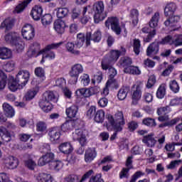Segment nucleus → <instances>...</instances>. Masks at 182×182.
I'll return each instance as SVG.
<instances>
[{"label":"nucleus","instance_id":"f257e3e1","mask_svg":"<svg viewBox=\"0 0 182 182\" xmlns=\"http://www.w3.org/2000/svg\"><path fill=\"white\" fill-rule=\"evenodd\" d=\"M106 117L108 122L106 124L107 130L108 132H114L109 138L110 141H113L117 137V133L123 132V127L126 124L124 116L122 112H117L115 113L114 117L112 114H108Z\"/></svg>","mask_w":182,"mask_h":182},{"label":"nucleus","instance_id":"f03ea898","mask_svg":"<svg viewBox=\"0 0 182 182\" xmlns=\"http://www.w3.org/2000/svg\"><path fill=\"white\" fill-rule=\"evenodd\" d=\"M160 20V13L156 12L149 21V26H145L141 28L142 33L145 35L143 37V41L145 43H149L153 41L156 35V28L159 25Z\"/></svg>","mask_w":182,"mask_h":182},{"label":"nucleus","instance_id":"7ed1b4c3","mask_svg":"<svg viewBox=\"0 0 182 182\" xmlns=\"http://www.w3.org/2000/svg\"><path fill=\"white\" fill-rule=\"evenodd\" d=\"M126 55V48L121 47V50H111L106 54L101 62V68L102 70H107L109 65H114L120 56H124Z\"/></svg>","mask_w":182,"mask_h":182},{"label":"nucleus","instance_id":"20e7f679","mask_svg":"<svg viewBox=\"0 0 182 182\" xmlns=\"http://www.w3.org/2000/svg\"><path fill=\"white\" fill-rule=\"evenodd\" d=\"M62 43H63L60 42L57 43H51L46 46L43 49L41 50V44L39 43H33L28 48L27 56H28V58H38V56H41V55H43V53H46V52L52 50V49H58V48H59Z\"/></svg>","mask_w":182,"mask_h":182},{"label":"nucleus","instance_id":"39448f33","mask_svg":"<svg viewBox=\"0 0 182 182\" xmlns=\"http://www.w3.org/2000/svg\"><path fill=\"white\" fill-rule=\"evenodd\" d=\"M38 166L41 167L49 164L50 170H55V171H59L62 168V161H55V154L50 152L49 154H46L43 155L38 161Z\"/></svg>","mask_w":182,"mask_h":182},{"label":"nucleus","instance_id":"423d86ee","mask_svg":"<svg viewBox=\"0 0 182 182\" xmlns=\"http://www.w3.org/2000/svg\"><path fill=\"white\" fill-rule=\"evenodd\" d=\"M160 45H173V37L168 35L161 41L151 43L146 49V56H151L152 53H159Z\"/></svg>","mask_w":182,"mask_h":182},{"label":"nucleus","instance_id":"0eeeda50","mask_svg":"<svg viewBox=\"0 0 182 182\" xmlns=\"http://www.w3.org/2000/svg\"><path fill=\"white\" fill-rule=\"evenodd\" d=\"M5 41L7 43H11L12 46H15L18 53L22 52L25 49V43L15 33H9L5 36Z\"/></svg>","mask_w":182,"mask_h":182},{"label":"nucleus","instance_id":"6e6552de","mask_svg":"<svg viewBox=\"0 0 182 182\" xmlns=\"http://www.w3.org/2000/svg\"><path fill=\"white\" fill-rule=\"evenodd\" d=\"M83 65L80 63H75L72 67L69 72V75L71 77L69 80L70 85H76L79 79V76L83 73Z\"/></svg>","mask_w":182,"mask_h":182},{"label":"nucleus","instance_id":"1a4fd4ad","mask_svg":"<svg viewBox=\"0 0 182 182\" xmlns=\"http://www.w3.org/2000/svg\"><path fill=\"white\" fill-rule=\"evenodd\" d=\"M93 9L95 12L94 15V22L95 23H99L102 21L105 20L106 18V14H104L105 11V4L103 1H97L94 4Z\"/></svg>","mask_w":182,"mask_h":182},{"label":"nucleus","instance_id":"9d476101","mask_svg":"<svg viewBox=\"0 0 182 182\" xmlns=\"http://www.w3.org/2000/svg\"><path fill=\"white\" fill-rule=\"evenodd\" d=\"M142 89L143 85H141V83L136 85L135 84L132 87V105H133L134 106L139 105V102H140V100L141 99V96L143 95Z\"/></svg>","mask_w":182,"mask_h":182},{"label":"nucleus","instance_id":"9b49d317","mask_svg":"<svg viewBox=\"0 0 182 182\" xmlns=\"http://www.w3.org/2000/svg\"><path fill=\"white\" fill-rule=\"evenodd\" d=\"M105 26L116 33V35H120L122 33V28L120 27V21L117 17L111 16L108 17L105 21Z\"/></svg>","mask_w":182,"mask_h":182},{"label":"nucleus","instance_id":"f8f14e48","mask_svg":"<svg viewBox=\"0 0 182 182\" xmlns=\"http://www.w3.org/2000/svg\"><path fill=\"white\" fill-rule=\"evenodd\" d=\"M29 77H31L29 71L20 70L14 79L20 84L21 89H23L24 86H26L28 82H29Z\"/></svg>","mask_w":182,"mask_h":182},{"label":"nucleus","instance_id":"ddd939ff","mask_svg":"<svg viewBox=\"0 0 182 182\" xmlns=\"http://www.w3.org/2000/svg\"><path fill=\"white\" fill-rule=\"evenodd\" d=\"M21 35L23 39L32 41L35 38V27L32 24H26L21 29Z\"/></svg>","mask_w":182,"mask_h":182},{"label":"nucleus","instance_id":"4468645a","mask_svg":"<svg viewBox=\"0 0 182 182\" xmlns=\"http://www.w3.org/2000/svg\"><path fill=\"white\" fill-rule=\"evenodd\" d=\"M90 41H92L94 43H99L102 41V31L97 30L93 34L91 32H87L86 33V46H90Z\"/></svg>","mask_w":182,"mask_h":182},{"label":"nucleus","instance_id":"2eb2a0df","mask_svg":"<svg viewBox=\"0 0 182 182\" xmlns=\"http://www.w3.org/2000/svg\"><path fill=\"white\" fill-rule=\"evenodd\" d=\"M48 136L52 143H59L60 136H62L60 127H54L50 128L48 131Z\"/></svg>","mask_w":182,"mask_h":182},{"label":"nucleus","instance_id":"dca6fc26","mask_svg":"<svg viewBox=\"0 0 182 182\" xmlns=\"http://www.w3.org/2000/svg\"><path fill=\"white\" fill-rule=\"evenodd\" d=\"M42 14H43L42 6L36 5L32 8L30 15L34 21H41Z\"/></svg>","mask_w":182,"mask_h":182},{"label":"nucleus","instance_id":"f3484780","mask_svg":"<svg viewBox=\"0 0 182 182\" xmlns=\"http://www.w3.org/2000/svg\"><path fill=\"white\" fill-rule=\"evenodd\" d=\"M97 157V151H96V148H88L85 151V163H92L95 159Z\"/></svg>","mask_w":182,"mask_h":182},{"label":"nucleus","instance_id":"a211bd4d","mask_svg":"<svg viewBox=\"0 0 182 182\" xmlns=\"http://www.w3.org/2000/svg\"><path fill=\"white\" fill-rule=\"evenodd\" d=\"M0 137L4 143H9L12 140L11 132L5 127H0Z\"/></svg>","mask_w":182,"mask_h":182},{"label":"nucleus","instance_id":"6ab92c4d","mask_svg":"<svg viewBox=\"0 0 182 182\" xmlns=\"http://www.w3.org/2000/svg\"><path fill=\"white\" fill-rule=\"evenodd\" d=\"M53 26L57 33L62 35V33H65V28H66V23H65V21H63L62 19L58 18L53 23Z\"/></svg>","mask_w":182,"mask_h":182},{"label":"nucleus","instance_id":"aec40b11","mask_svg":"<svg viewBox=\"0 0 182 182\" xmlns=\"http://www.w3.org/2000/svg\"><path fill=\"white\" fill-rule=\"evenodd\" d=\"M142 142L147 146V147H154L157 140L154 139V134L151 133L144 136L142 139Z\"/></svg>","mask_w":182,"mask_h":182},{"label":"nucleus","instance_id":"412c9836","mask_svg":"<svg viewBox=\"0 0 182 182\" xmlns=\"http://www.w3.org/2000/svg\"><path fill=\"white\" fill-rule=\"evenodd\" d=\"M132 63H133V60L131 58L125 56L122 57L119 62L118 65L119 68H124V72H126V69H129V66H132Z\"/></svg>","mask_w":182,"mask_h":182},{"label":"nucleus","instance_id":"4be33fe9","mask_svg":"<svg viewBox=\"0 0 182 182\" xmlns=\"http://www.w3.org/2000/svg\"><path fill=\"white\" fill-rule=\"evenodd\" d=\"M107 70H109V80H107L106 85L107 86H110L113 82H114V77L117 75V70L113 68V64H109Z\"/></svg>","mask_w":182,"mask_h":182},{"label":"nucleus","instance_id":"5701e85b","mask_svg":"<svg viewBox=\"0 0 182 182\" xmlns=\"http://www.w3.org/2000/svg\"><path fill=\"white\" fill-rule=\"evenodd\" d=\"M43 100L50 103H58V94L55 93L53 91H47L43 94Z\"/></svg>","mask_w":182,"mask_h":182},{"label":"nucleus","instance_id":"b1692460","mask_svg":"<svg viewBox=\"0 0 182 182\" xmlns=\"http://www.w3.org/2000/svg\"><path fill=\"white\" fill-rule=\"evenodd\" d=\"M8 86L9 90H11V92H16L18 89H22L21 88V84L18 81H16L14 76L9 77Z\"/></svg>","mask_w":182,"mask_h":182},{"label":"nucleus","instance_id":"393cba45","mask_svg":"<svg viewBox=\"0 0 182 182\" xmlns=\"http://www.w3.org/2000/svg\"><path fill=\"white\" fill-rule=\"evenodd\" d=\"M38 106L45 113H49V112L53 109V106L51 105V103L46 101V100H44L43 98L39 101Z\"/></svg>","mask_w":182,"mask_h":182},{"label":"nucleus","instance_id":"a878e982","mask_svg":"<svg viewBox=\"0 0 182 182\" xmlns=\"http://www.w3.org/2000/svg\"><path fill=\"white\" fill-rule=\"evenodd\" d=\"M77 112H79V107L76 105H71L65 109V114L68 119H73L76 117Z\"/></svg>","mask_w":182,"mask_h":182},{"label":"nucleus","instance_id":"bb28decb","mask_svg":"<svg viewBox=\"0 0 182 182\" xmlns=\"http://www.w3.org/2000/svg\"><path fill=\"white\" fill-rule=\"evenodd\" d=\"M58 149L63 154H70L73 151V146L69 142H64L60 144Z\"/></svg>","mask_w":182,"mask_h":182},{"label":"nucleus","instance_id":"cd10ccee","mask_svg":"<svg viewBox=\"0 0 182 182\" xmlns=\"http://www.w3.org/2000/svg\"><path fill=\"white\" fill-rule=\"evenodd\" d=\"M4 114L6 117L12 118L15 116V109L9 104L4 102L2 105Z\"/></svg>","mask_w":182,"mask_h":182},{"label":"nucleus","instance_id":"c85d7f7f","mask_svg":"<svg viewBox=\"0 0 182 182\" xmlns=\"http://www.w3.org/2000/svg\"><path fill=\"white\" fill-rule=\"evenodd\" d=\"M32 2V0H24L18 4L14 9V12L16 14H22L28 8V5Z\"/></svg>","mask_w":182,"mask_h":182},{"label":"nucleus","instance_id":"c756f323","mask_svg":"<svg viewBox=\"0 0 182 182\" xmlns=\"http://www.w3.org/2000/svg\"><path fill=\"white\" fill-rule=\"evenodd\" d=\"M15 25V19L7 18L3 22H1L0 28L1 29L6 28V31H9L14 28Z\"/></svg>","mask_w":182,"mask_h":182},{"label":"nucleus","instance_id":"7c9ffc66","mask_svg":"<svg viewBox=\"0 0 182 182\" xmlns=\"http://www.w3.org/2000/svg\"><path fill=\"white\" fill-rule=\"evenodd\" d=\"M180 21V16H174V14L171 16H168V18L164 22L165 26H170L173 28V26H176L177 22Z\"/></svg>","mask_w":182,"mask_h":182},{"label":"nucleus","instance_id":"2f4dec72","mask_svg":"<svg viewBox=\"0 0 182 182\" xmlns=\"http://www.w3.org/2000/svg\"><path fill=\"white\" fill-rule=\"evenodd\" d=\"M12 58V51L7 48L3 47L0 48V59L6 60Z\"/></svg>","mask_w":182,"mask_h":182},{"label":"nucleus","instance_id":"473e14b6","mask_svg":"<svg viewBox=\"0 0 182 182\" xmlns=\"http://www.w3.org/2000/svg\"><path fill=\"white\" fill-rule=\"evenodd\" d=\"M176 9H177V5L175 3H169L168 4L164 9V15L165 16H171V15H174V12H176Z\"/></svg>","mask_w":182,"mask_h":182},{"label":"nucleus","instance_id":"72a5a7b5","mask_svg":"<svg viewBox=\"0 0 182 182\" xmlns=\"http://www.w3.org/2000/svg\"><path fill=\"white\" fill-rule=\"evenodd\" d=\"M6 165L9 166V168L14 170V168H16L19 166V161L16 157L10 156L6 159Z\"/></svg>","mask_w":182,"mask_h":182},{"label":"nucleus","instance_id":"f704fd0d","mask_svg":"<svg viewBox=\"0 0 182 182\" xmlns=\"http://www.w3.org/2000/svg\"><path fill=\"white\" fill-rule=\"evenodd\" d=\"M34 74L35 76L40 79V80H42V82L46 80V72L42 67L36 68L34 70Z\"/></svg>","mask_w":182,"mask_h":182},{"label":"nucleus","instance_id":"c9c22d12","mask_svg":"<svg viewBox=\"0 0 182 182\" xmlns=\"http://www.w3.org/2000/svg\"><path fill=\"white\" fill-rule=\"evenodd\" d=\"M129 18L132 19V25L137 26L139 23V10L133 9L130 11Z\"/></svg>","mask_w":182,"mask_h":182},{"label":"nucleus","instance_id":"e433bc0d","mask_svg":"<svg viewBox=\"0 0 182 182\" xmlns=\"http://www.w3.org/2000/svg\"><path fill=\"white\" fill-rule=\"evenodd\" d=\"M130 92L129 87H122L118 92L117 97L119 100H124L127 97V94Z\"/></svg>","mask_w":182,"mask_h":182},{"label":"nucleus","instance_id":"4c0bfd02","mask_svg":"<svg viewBox=\"0 0 182 182\" xmlns=\"http://www.w3.org/2000/svg\"><path fill=\"white\" fill-rule=\"evenodd\" d=\"M105 110L103 109H98L95 115H94V120L96 123H103L105 122Z\"/></svg>","mask_w":182,"mask_h":182},{"label":"nucleus","instance_id":"58836bf2","mask_svg":"<svg viewBox=\"0 0 182 182\" xmlns=\"http://www.w3.org/2000/svg\"><path fill=\"white\" fill-rule=\"evenodd\" d=\"M37 180L38 182H53V178L52 177V175L49 173H42L39 174Z\"/></svg>","mask_w":182,"mask_h":182},{"label":"nucleus","instance_id":"ea45409f","mask_svg":"<svg viewBox=\"0 0 182 182\" xmlns=\"http://www.w3.org/2000/svg\"><path fill=\"white\" fill-rule=\"evenodd\" d=\"M41 19L43 26H48V25H50L52 23L53 17H52V14H46L41 16Z\"/></svg>","mask_w":182,"mask_h":182},{"label":"nucleus","instance_id":"a19ab883","mask_svg":"<svg viewBox=\"0 0 182 182\" xmlns=\"http://www.w3.org/2000/svg\"><path fill=\"white\" fill-rule=\"evenodd\" d=\"M170 112H171V108H170V106L166 105L157 108L156 114L158 116H168L167 114H168Z\"/></svg>","mask_w":182,"mask_h":182},{"label":"nucleus","instance_id":"79ce46f5","mask_svg":"<svg viewBox=\"0 0 182 182\" xmlns=\"http://www.w3.org/2000/svg\"><path fill=\"white\" fill-rule=\"evenodd\" d=\"M68 14H69V9L66 7L58 8L56 12V16L58 19H63V18L68 16Z\"/></svg>","mask_w":182,"mask_h":182},{"label":"nucleus","instance_id":"37998d69","mask_svg":"<svg viewBox=\"0 0 182 182\" xmlns=\"http://www.w3.org/2000/svg\"><path fill=\"white\" fill-rule=\"evenodd\" d=\"M75 46H76L75 45V43H73L72 42H68L65 45V48H66L68 52H69L72 55H80V51H79L77 50H75Z\"/></svg>","mask_w":182,"mask_h":182},{"label":"nucleus","instance_id":"c03bdc74","mask_svg":"<svg viewBox=\"0 0 182 182\" xmlns=\"http://www.w3.org/2000/svg\"><path fill=\"white\" fill-rule=\"evenodd\" d=\"M85 41L86 42V37L85 36L79 33L77 35V40L75 41V45L76 48H80L85 44Z\"/></svg>","mask_w":182,"mask_h":182},{"label":"nucleus","instance_id":"a18cd8bd","mask_svg":"<svg viewBox=\"0 0 182 182\" xmlns=\"http://www.w3.org/2000/svg\"><path fill=\"white\" fill-rule=\"evenodd\" d=\"M156 95L157 99H164V96H166V85L161 84L159 85Z\"/></svg>","mask_w":182,"mask_h":182},{"label":"nucleus","instance_id":"49530a36","mask_svg":"<svg viewBox=\"0 0 182 182\" xmlns=\"http://www.w3.org/2000/svg\"><path fill=\"white\" fill-rule=\"evenodd\" d=\"M6 80H8V77L4 71L0 70V90H4V89H5V86H6Z\"/></svg>","mask_w":182,"mask_h":182},{"label":"nucleus","instance_id":"de8ad7c7","mask_svg":"<svg viewBox=\"0 0 182 182\" xmlns=\"http://www.w3.org/2000/svg\"><path fill=\"white\" fill-rule=\"evenodd\" d=\"M124 73H129V75H141V71L139 69V67L129 66V68H125Z\"/></svg>","mask_w":182,"mask_h":182},{"label":"nucleus","instance_id":"09e8293b","mask_svg":"<svg viewBox=\"0 0 182 182\" xmlns=\"http://www.w3.org/2000/svg\"><path fill=\"white\" fill-rule=\"evenodd\" d=\"M178 122H180V118H174L173 119H171L170 121L159 124V127H172V126H175V124L176 123H178Z\"/></svg>","mask_w":182,"mask_h":182},{"label":"nucleus","instance_id":"8fccbe9b","mask_svg":"<svg viewBox=\"0 0 182 182\" xmlns=\"http://www.w3.org/2000/svg\"><path fill=\"white\" fill-rule=\"evenodd\" d=\"M142 123L144 124V126H147L148 127H156V126H157L156 119L150 117L144 118L142 120Z\"/></svg>","mask_w":182,"mask_h":182},{"label":"nucleus","instance_id":"3c124183","mask_svg":"<svg viewBox=\"0 0 182 182\" xmlns=\"http://www.w3.org/2000/svg\"><path fill=\"white\" fill-rule=\"evenodd\" d=\"M82 14V9L80 7H74L71 11V18L73 21L79 19L80 14Z\"/></svg>","mask_w":182,"mask_h":182},{"label":"nucleus","instance_id":"603ef678","mask_svg":"<svg viewBox=\"0 0 182 182\" xmlns=\"http://www.w3.org/2000/svg\"><path fill=\"white\" fill-rule=\"evenodd\" d=\"M169 87L173 93H178V92H180V85H178V82H177L176 80L170 81Z\"/></svg>","mask_w":182,"mask_h":182},{"label":"nucleus","instance_id":"864d4df0","mask_svg":"<svg viewBox=\"0 0 182 182\" xmlns=\"http://www.w3.org/2000/svg\"><path fill=\"white\" fill-rule=\"evenodd\" d=\"M75 95L77 97H89L87 88H81L75 91Z\"/></svg>","mask_w":182,"mask_h":182},{"label":"nucleus","instance_id":"5fc2aeb1","mask_svg":"<svg viewBox=\"0 0 182 182\" xmlns=\"http://www.w3.org/2000/svg\"><path fill=\"white\" fill-rule=\"evenodd\" d=\"M70 122H71V126L73 127V129H75V130L83 129V125L82 124V121H80V119H71Z\"/></svg>","mask_w":182,"mask_h":182},{"label":"nucleus","instance_id":"6e6d98bb","mask_svg":"<svg viewBox=\"0 0 182 182\" xmlns=\"http://www.w3.org/2000/svg\"><path fill=\"white\" fill-rule=\"evenodd\" d=\"M48 129V125L45 122L40 121L36 124V131L40 132V133H43L46 132Z\"/></svg>","mask_w":182,"mask_h":182},{"label":"nucleus","instance_id":"4d7b16f0","mask_svg":"<svg viewBox=\"0 0 182 182\" xmlns=\"http://www.w3.org/2000/svg\"><path fill=\"white\" fill-rule=\"evenodd\" d=\"M83 136H86V134H85L82 128L80 129H75V133H73V139L74 141L79 140V139L83 137Z\"/></svg>","mask_w":182,"mask_h":182},{"label":"nucleus","instance_id":"13d9d810","mask_svg":"<svg viewBox=\"0 0 182 182\" xmlns=\"http://www.w3.org/2000/svg\"><path fill=\"white\" fill-rule=\"evenodd\" d=\"M141 47V44L140 43L139 39H134V44H133V49L135 55H140V48Z\"/></svg>","mask_w":182,"mask_h":182},{"label":"nucleus","instance_id":"bf43d9fd","mask_svg":"<svg viewBox=\"0 0 182 182\" xmlns=\"http://www.w3.org/2000/svg\"><path fill=\"white\" fill-rule=\"evenodd\" d=\"M156 75H150L148 78L147 83L146 84V89H151V87H153L154 85H156Z\"/></svg>","mask_w":182,"mask_h":182},{"label":"nucleus","instance_id":"052dcab7","mask_svg":"<svg viewBox=\"0 0 182 182\" xmlns=\"http://www.w3.org/2000/svg\"><path fill=\"white\" fill-rule=\"evenodd\" d=\"M62 132H70L71 130H73V128L72 127V122L71 121H67L64 124L61 125V127L60 128Z\"/></svg>","mask_w":182,"mask_h":182},{"label":"nucleus","instance_id":"680f3d73","mask_svg":"<svg viewBox=\"0 0 182 182\" xmlns=\"http://www.w3.org/2000/svg\"><path fill=\"white\" fill-rule=\"evenodd\" d=\"M145 175L146 173L144 172L141 171H137L132 176V178L129 182H136L137 181V180H139V178H140L141 177H143Z\"/></svg>","mask_w":182,"mask_h":182},{"label":"nucleus","instance_id":"e2e57ef3","mask_svg":"<svg viewBox=\"0 0 182 182\" xmlns=\"http://www.w3.org/2000/svg\"><path fill=\"white\" fill-rule=\"evenodd\" d=\"M81 80V84L83 86H89V83H90V77L87 74H83L80 77Z\"/></svg>","mask_w":182,"mask_h":182},{"label":"nucleus","instance_id":"0e129e2a","mask_svg":"<svg viewBox=\"0 0 182 182\" xmlns=\"http://www.w3.org/2000/svg\"><path fill=\"white\" fill-rule=\"evenodd\" d=\"M24 164L28 170H35L36 166V163L32 159L25 161Z\"/></svg>","mask_w":182,"mask_h":182},{"label":"nucleus","instance_id":"69168bd1","mask_svg":"<svg viewBox=\"0 0 182 182\" xmlns=\"http://www.w3.org/2000/svg\"><path fill=\"white\" fill-rule=\"evenodd\" d=\"M89 182H105V180L102 178V173H96L90 178Z\"/></svg>","mask_w":182,"mask_h":182},{"label":"nucleus","instance_id":"338daca9","mask_svg":"<svg viewBox=\"0 0 182 182\" xmlns=\"http://www.w3.org/2000/svg\"><path fill=\"white\" fill-rule=\"evenodd\" d=\"M172 43L174 46H182V34L175 36V39L172 40Z\"/></svg>","mask_w":182,"mask_h":182},{"label":"nucleus","instance_id":"774afa93","mask_svg":"<svg viewBox=\"0 0 182 182\" xmlns=\"http://www.w3.org/2000/svg\"><path fill=\"white\" fill-rule=\"evenodd\" d=\"M40 152L43 153L44 154L50 153V145L49 144H43L40 147Z\"/></svg>","mask_w":182,"mask_h":182}]
</instances>
